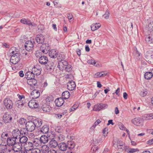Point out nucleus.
<instances>
[{
  "label": "nucleus",
  "instance_id": "1",
  "mask_svg": "<svg viewBox=\"0 0 153 153\" xmlns=\"http://www.w3.org/2000/svg\"><path fill=\"white\" fill-rule=\"evenodd\" d=\"M108 107V105L106 104L98 103L94 105L93 108V110L95 111H99L107 108Z\"/></svg>",
  "mask_w": 153,
  "mask_h": 153
},
{
  "label": "nucleus",
  "instance_id": "2",
  "mask_svg": "<svg viewBox=\"0 0 153 153\" xmlns=\"http://www.w3.org/2000/svg\"><path fill=\"white\" fill-rule=\"evenodd\" d=\"M33 120L29 121L27 122L26 123V128H27L29 131H32L35 129L36 126H35Z\"/></svg>",
  "mask_w": 153,
  "mask_h": 153
},
{
  "label": "nucleus",
  "instance_id": "3",
  "mask_svg": "<svg viewBox=\"0 0 153 153\" xmlns=\"http://www.w3.org/2000/svg\"><path fill=\"white\" fill-rule=\"evenodd\" d=\"M4 104L6 108L7 109H10L12 108L13 103L12 100L9 98L4 99L3 101Z\"/></svg>",
  "mask_w": 153,
  "mask_h": 153
},
{
  "label": "nucleus",
  "instance_id": "4",
  "mask_svg": "<svg viewBox=\"0 0 153 153\" xmlns=\"http://www.w3.org/2000/svg\"><path fill=\"white\" fill-rule=\"evenodd\" d=\"M50 47L48 43H43L40 47V50L45 54L47 53L50 49Z\"/></svg>",
  "mask_w": 153,
  "mask_h": 153
},
{
  "label": "nucleus",
  "instance_id": "5",
  "mask_svg": "<svg viewBox=\"0 0 153 153\" xmlns=\"http://www.w3.org/2000/svg\"><path fill=\"white\" fill-rule=\"evenodd\" d=\"M12 149L16 152L21 150L22 149V145L19 142H16L12 146Z\"/></svg>",
  "mask_w": 153,
  "mask_h": 153
},
{
  "label": "nucleus",
  "instance_id": "6",
  "mask_svg": "<svg viewBox=\"0 0 153 153\" xmlns=\"http://www.w3.org/2000/svg\"><path fill=\"white\" fill-rule=\"evenodd\" d=\"M17 55L14 56H11L10 58L11 62L13 64H16L20 60L21 57L20 54H17Z\"/></svg>",
  "mask_w": 153,
  "mask_h": 153
},
{
  "label": "nucleus",
  "instance_id": "7",
  "mask_svg": "<svg viewBox=\"0 0 153 153\" xmlns=\"http://www.w3.org/2000/svg\"><path fill=\"white\" fill-rule=\"evenodd\" d=\"M25 47L27 51H31L33 49V45L32 41H27L25 43Z\"/></svg>",
  "mask_w": 153,
  "mask_h": 153
},
{
  "label": "nucleus",
  "instance_id": "8",
  "mask_svg": "<svg viewBox=\"0 0 153 153\" xmlns=\"http://www.w3.org/2000/svg\"><path fill=\"white\" fill-rule=\"evenodd\" d=\"M68 64V62L64 60H62L59 62L58 68L61 71L63 70Z\"/></svg>",
  "mask_w": 153,
  "mask_h": 153
},
{
  "label": "nucleus",
  "instance_id": "9",
  "mask_svg": "<svg viewBox=\"0 0 153 153\" xmlns=\"http://www.w3.org/2000/svg\"><path fill=\"white\" fill-rule=\"evenodd\" d=\"M24 147L25 148V150L29 151L32 150L33 148V143L30 142H27L24 145Z\"/></svg>",
  "mask_w": 153,
  "mask_h": 153
},
{
  "label": "nucleus",
  "instance_id": "10",
  "mask_svg": "<svg viewBox=\"0 0 153 153\" xmlns=\"http://www.w3.org/2000/svg\"><path fill=\"white\" fill-rule=\"evenodd\" d=\"M12 134L13 137L17 140L21 135L20 131L18 128L13 130L12 132Z\"/></svg>",
  "mask_w": 153,
  "mask_h": 153
},
{
  "label": "nucleus",
  "instance_id": "11",
  "mask_svg": "<svg viewBox=\"0 0 153 153\" xmlns=\"http://www.w3.org/2000/svg\"><path fill=\"white\" fill-rule=\"evenodd\" d=\"M131 122L134 125L137 126H140L143 125V121L141 118H135L131 120Z\"/></svg>",
  "mask_w": 153,
  "mask_h": 153
},
{
  "label": "nucleus",
  "instance_id": "12",
  "mask_svg": "<svg viewBox=\"0 0 153 153\" xmlns=\"http://www.w3.org/2000/svg\"><path fill=\"white\" fill-rule=\"evenodd\" d=\"M18 140L13 137H10L7 138V143L9 146H12Z\"/></svg>",
  "mask_w": 153,
  "mask_h": 153
},
{
  "label": "nucleus",
  "instance_id": "13",
  "mask_svg": "<svg viewBox=\"0 0 153 153\" xmlns=\"http://www.w3.org/2000/svg\"><path fill=\"white\" fill-rule=\"evenodd\" d=\"M45 38L42 34H38L36 36V40L38 44H43L45 41Z\"/></svg>",
  "mask_w": 153,
  "mask_h": 153
},
{
  "label": "nucleus",
  "instance_id": "14",
  "mask_svg": "<svg viewBox=\"0 0 153 153\" xmlns=\"http://www.w3.org/2000/svg\"><path fill=\"white\" fill-rule=\"evenodd\" d=\"M28 105L29 107L32 108H36L39 106L38 103L35 100H30L28 103Z\"/></svg>",
  "mask_w": 153,
  "mask_h": 153
},
{
  "label": "nucleus",
  "instance_id": "15",
  "mask_svg": "<svg viewBox=\"0 0 153 153\" xmlns=\"http://www.w3.org/2000/svg\"><path fill=\"white\" fill-rule=\"evenodd\" d=\"M76 87L75 82L73 80L69 81L67 83V87L68 89L70 91L74 90Z\"/></svg>",
  "mask_w": 153,
  "mask_h": 153
},
{
  "label": "nucleus",
  "instance_id": "16",
  "mask_svg": "<svg viewBox=\"0 0 153 153\" xmlns=\"http://www.w3.org/2000/svg\"><path fill=\"white\" fill-rule=\"evenodd\" d=\"M48 144L50 147L52 149L55 148L58 146L59 144L53 138L51 139Z\"/></svg>",
  "mask_w": 153,
  "mask_h": 153
},
{
  "label": "nucleus",
  "instance_id": "17",
  "mask_svg": "<svg viewBox=\"0 0 153 153\" xmlns=\"http://www.w3.org/2000/svg\"><path fill=\"white\" fill-rule=\"evenodd\" d=\"M48 54L51 58H55L57 57L58 52L54 49H52L49 51Z\"/></svg>",
  "mask_w": 153,
  "mask_h": 153
},
{
  "label": "nucleus",
  "instance_id": "18",
  "mask_svg": "<svg viewBox=\"0 0 153 153\" xmlns=\"http://www.w3.org/2000/svg\"><path fill=\"white\" fill-rule=\"evenodd\" d=\"M40 95V92L36 89L33 90L30 94V97L33 99L38 98Z\"/></svg>",
  "mask_w": 153,
  "mask_h": 153
},
{
  "label": "nucleus",
  "instance_id": "19",
  "mask_svg": "<svg viewBox=\"0 0 153 153\" xmlns=\"http://www.w3.org/2000/svg\"><path fill=\"white\" fill-rule=\"evenodd\" d=\"M48 61L47 57L45 56H42L39 57V63L43 65L46 64L47 63Z\"/></svg>",
  "mask_w": 153,
  "mask_h": 153
},
{
  "label": "nucleus",
  "instance_id": "20",
  "mask_svg": "<svg viewBox=\"0 0 153 153\" xmlns=\"http://www.w3.org/2000/svg\"><path fill=\"white\" fill-rule=\"evenodd\" d=\"M58 147L60 150L64 151L66 150L68 148V146L65 143L61 142L58 144Z\"/></svg>",
  "mask_w": 153,
  "mask_h": 153
},
{
  "label": "nucleus",
  "instance_id": "21",
  "mask_svg": "<svg viewBox=\"0 0 153 153\" xmlns=\"http://www.w3.org/2000/svg\"><path fill=\"white\" fill-rule=\"evenodd\" d=\"M20 22L22 23L25 24H27L29 26H36V25L34 23H32L30 20L25 19H22L21 20Z\"/></svg>",
  "mask_w": 153,
  "mask_h": 153
},
{
  "label": "nucleus",
  "instance_id": "22",
  "mask_svg": "<svg viewBox=\"0 0 153 153\" xmlns=\"http://www.w3.org/2000/svg\"><path fill=\"white\" fill-rule=\"evenodd\" d=\"M3 119L5 123H8L12 120V117L10 115L5 114L3 116Z\"/></svg>",
  "mask_w": 153,
  "mask_h": 153
},
{
  "label": "nucleus",
  "instance_id": "23",
  "mask_svg": "<svg viewBox=\"0 0 153 153\" xmlns=\"http://www.w3.org/2000/svg\"><path fill=\"white\" fill-rule=\"evenodd\" d=\"M36 127H39L41 126L42 123V120L39 118H37L33 120Z\"/></svg>",
  "mask_w": 153,
  "mask_h": 153
},
{
  "label": "nucleus",
  "instance_id": "24",
  "mask_svg": "<svg viewBox=\"0 0 153 153\" xmlns=\"http://www.w3.org/2000/svg\"><path fill=\"white\" fill-rule=\"evenodd\" d=\"M55 103L56 106L58 107H60L63 104L64 100L62 98H59L55 100Z\"/></svg>",
  "mask_w": 153,
  "mask_h": 153
},
{
  "label": "nucleus",
  "instance_id": "25",
  "mask_svg": "<svg viewBox=\"0 0 153 153\" xmlns=\"http://www.w3.org/2000/svg\"><path fill=\"white\" fill-rule=\"evenodd\" d=\"M34 74H33V72L32 71H28L25 74V77L27 80H30L31 79H35Z\"/></svg>",
  "mask_w": 153,
  "mask_h": 153
},
{
  "label": "nucleus",
  "instance_id": "26",
  "mask_svg": "<svg viewBox=\"0 0 153 153\" xmlns=\"http://www.w3.org/2000/svg\"><path fill=\"white\" fill-rule=\"evenodd\" d=\"M145 40L148 44H153V33L147 36L145 38Z\"/></svg>",
  "mask_w": 153,
  "mask_h": 153
},
{
  "label": "nucleus",
  "instance_id": "27",
  "mask_svg": "<svg viewBox=\"0 0 153 153\" xmlns=\"http://www.w3.org/2000/svg\"><path fill=\"white\" fill-rule=\"evenodd\" d=\"M49 127L48 125H44L40 129V131L41 133L44 134L47 133L49 131Z\"/></svg>",
  "mask_w": 153,
  "mask_h": 153
},
{
  "label": "nucleus",
  "instance_id": "28",
  "mask_svg": "<svg viewBox=\"0 0 153 153\" xmlns=\"http://www.w3.org/2000/svg\"><path fill=\"white\" fill-rule=\"evenodd\" d=\"M32 141L33 145H34L36 147H38L41 145L42 143L41 142L40 139L35 138L33 139Z\"/></svg>",
  "mask_w": 153,
  "mask_h": 153
},
{
  "label": "nucleus",
  "instance_id": "29",
  "mask_svg": "<svg viewBox=\"0 0 153 153\" xmlns=\"http://www.w3.org/2000/svg\"><path fill=\"white\" fill-rule=\"evenodd\" d=\"M17 50L15 47H12L10 49L9 52L11 57L17 55V54H20L18 53L17 51H16Z\"/></svg>",
  "mask_w": 153,
  "mask_h": 153
},
{
  "label": "nucleus",
  "instance_id": "30",
  "mask_svg": "<svg viewBox=\"0 0 153 153\" xmlns=\"http://www.w3.org/2000/svg\"><path fill=\"white\" fill-rule=\"evenodd\" d=\"M22 136H21V135L20 137H19V142L20 143L22 144H25L27 142L28 140V138L26 136H24L22 135Z\"/></svg>",
  "mask_w": 153,
  "mask_h": 153
},
{
  "label": "nucleus",
  "instance_id": "31",
  "mask_svg": "<svg viewBox=\"0 0 153 153\" xmlns=\"http://www.w3.org/2000/svg\"><path fill=\"white\" fill-rule=\"evenodd\" d=\"M27 83L30 86L33 87L36 84L37 81L35 79H31L27 80Z\"/></svg>",
  "mask_w": 153,
  "mask_h": 153
},
{
  "label": "nucleus",
  "instance_id": "32",
  "mask_svg": "<svg viewBox=\"0 0 153 153\" xmlns=\"http://www.w3.org/2000/svg\"><path fill=\"white\" fill-rule=\"evenodd\" d=\"M32 72H33L34 75L37 76L41 74V70L39 68L34 67L32 69Z\"/></svg>",
  "mask_w": 153,
  "mask_h": 153
},
{
  "label": "nucleus",
  "instance_id": "33",
  "mask_svg": "<svg viewBox=\"0 0 153 153\" xmlns=\"http://www.w3.org/2000/svg\"><path fill=\"white\" fill-rule=\"evenodd\" d=\"M49 147L46 145H43L41 147V150L43 153H48L49 150Z\"/></svg>",
  "mask_w": 153,
  "mask_h": 153
},
{
  "label": "nucleus",
  "instance_id": "34",
  "mask_svg": "<svg viewBox=\"0 0 153 153\" xmlns=\"http://www.w3.org/2000/svg\"><path fill=\"white\" fill-rule=\"evenodd\" d=\"M40 139L41 143L44 144L47 143L48 141V137L45 135H42Z\"/></svg>",
  "mask_w": 153,
  "mask_h": 153
},
{
  "label": "nucleus",
  "instance_id": "35",
  "mask_svg": "<svg viewBox=\"0 0 153 153\" xmlns=\"http://www.w3.org/2000/svg\"><path fill=\"white\" fill-rule=\"evenodd\" d=\"M101 24L99 23L93 24L91 26V29L93 31H94L99 29L101 26Z\"/></svg>",
  "mask_w": 153,
  "mask_h": 153
},
{
  "label": "nucleus",
  "instance_id": "36",
  "mask_svg": "<svg viewBox=\"0 0 153 153\" xmlns=\"http://www.w3.org/2000/svg\"><path fill=\"white\" fill-rule=\"evenodd\" d=\"M28 129L26 128H21L20 130V132L21 135L27 136L29 131Z\"/></svg>",
  "mask_w": 153,
  "mask_h": 153
},
{
  "label": "nucleus",
  "instance_id": "37",
  "mask_svg": "<svg viewBox=\"0 0 153 153\" xmlns=\"http://www.w3.org/2000/svg\"><path fill=\"white\" fill-rule=\"evenodd\" d=\"M70 96V93L68 91H65L63 92L62 94V98L65 99H68Z\"/></svg>",
  "mask_w": 153,
  "mask_h": 153
},
{
  "label": "nucleus",
  "instance_id": "38",
  "mask_svg": "<svg viewBox=\"0 0 153 153\" xmlns=\"http://www.w3.org/2000/svg\"><path fill=\"white\" fill-rule=\"evenodd\" d=\"M46 69L50 73H51L54 70V67L51 64L46 65Z\"/></svg>",
  "mask_w": 153,
  "mask_h": 153
},
{
  "label": "nucleus",
  "instance_id": "39",
  "mask_svg": "<svg viewBox=\"0 0 153 153\" xmlns=\"http://www.w3.org/2000/svg\"><path fill=\"white\" fill-rule=\"evenodd\" d=\"M16 105L19 108L21 109L24 105V103L21 100H18L16 102Z\"/></svg>",
  "mask_w": 153,
  "mask_h": 153
},
{
  "label": "nucleus",
  "instance_id": "40",
  "mask_svg": "<svg viewBox=\"0 0 153 153\" xmlns=\"http://www.w3.org/2000/svg\"><path fill=\"white\" fill-rule=\"evenodd\" d=\"M153 76L151 72H146L144 74V77L147 79H151Z\"/></svg>",
  "mask_w": 153,
  "mask_h": 153
},
{
  "label": "nucleus",
  "instance_id": "41",
  "mask_svg": "<svg viewBox=\"0 0 153 153\" xmlns=\"http://www.w3.org/2000/svg\"><path fill=\"white\" fill-rule=\"evenodd\" d=\"M41 108L44 111L46 112H49L50 110V106L45 104L41 107Z\"/></svg>",
  "mask_w": 153,
  "mask_h": 153
},
{
  "label": "nucleus",
  "instance_id": "42",
  "mask_svg": "<svg viewBox=\"0 0 153 153\" xmlns=\"http://www.w3.org/2000/svg\"><path fill=\"white\" fill-rule=\"evenodd\" d=\"M67 146H68V148L69 149H71L74 148L75 144L73 141H71L68 142Z\"/></svg>",
  "mask_w": 153,
  "mask_h": 153
},
{
  "label": "nucleus",
  "instance_id": "43",
  "mask_svg": "<svg viewBox=\"0 0 153 153\" xmlns=\"http://www.w3.org/2000/svg\"><path fill=\"white\" fill-rule=\"evenodd\" d=\"M26 120L23 118H20L18 121L19 124L21 125H24L25 124H26Z\"/></svg>",
  "mask_w": 153,
  "mask_h": 153
},
{
  "label": "nucleus",
  "instance_id": "44",
  "mask_svg": "<svg viewBox=\"0 0 153 153\" xmlns=\"http://www.w3.org/2000/svg\"><path fill=\"white\" fill-rule=\"evenodd\" d=\"M148 29L150 32H153V21L151 22L148 25Z\"/></svg>",
  "mask_w": 153,
  "mask_h": 153
},
{
  "label": "nucleus",
  "instance_id": "45",
  "mask_svg": "<svg viewBox=\"0 0 153 153\" xmlns=\"http://www.w3.org/2000/svg\"><path fill=\"white\" fill-rule=\"evenodd\" d=\"M88 63L90 64L93 65H95L96 66H97V65H96V62L95 61L94 59H90L88 60L87 61Z\"/></svg>",
  "mask_w": 153,
  "mask_h": 153
},
{
  "label": "nucleus",
  "instance_id": "46",
  "mask_svg": "<svg viewBox=\"0 0 153 153\" xmlns=\"http://www.w3.org/2000/svg\"><path fill=\"white\" fill-rule=\"evenodd\" d=\"M72 69L71 66L69 64H68V63L66 66V67L65 68L64 70H65L66 71L68 72H69L71 71Z\"/></svg>",
  "mask_w": 153,
  "mask_h": 153
},
{
  "label": "nucleus",
  "instance_id": "47",
  "mask_svg": "<svg viewBox=\"0 0 153 153\" xmlns=\"http://www.w3.org/2000/svg\"><path fill=\"white\" fill-rule=\"evenodd\" d=\"M138 151H139V150L137 149L130 148L127 152L128 153H134Z\"/></svg>",
  "mask_w": 153,
  "mask_h": 153
},
{
  "label": "nucleus",
  "instance_id": "48",
  "mask_svg": "<svg viewBox=\"0 0 153 153\" xmlns=\"http://www.w3.org/2000/svg\"><path fill=\"white\" fill-rule=\"evenodd\" d=\"M108 128H105L104 129H103L102 131L105 137L107 136V134H108Z\"/></svg>",
  "mask_w": 153,
  "mask_h": 153
},
{
  "label": "nucleus",
  "instance_id": "49",
  "mask_svg": "<svg viewBox=\"0 0 153 153\" xmlns=\"http://www.w3.org/2000/svg\"><path fill=\"white\" fill-rule=\"evenodd\" d=\"M133 54L134 56L136 57H138L140 56V53L137 50L134 51L133 52Z\"/></svg>",
  "mask_w": 153,
  "mask_h": 153
},
{
  "label": "nucleus",
  "instance_id": "50",
  "mask_svg": "<svg viewBox=\"0 0 153 153\" xmlns=\"http://www.w3.org/2000/svg\"><path fill=\"white\" fill-rule=\"evenodd\" d=\"M103 16L105 19H108L109 16V11L107 10Z\"/></svg>",
  "mask_w": 153,
  "mask_h": 153
},
{
  "label": "nucleus",
  "instance_id": "51",
  "mask_svg": "<svg viewBox=\"0 0 153 153\" xmlns=\"http://www.w3.org/2000/svg\"><path fill=\"white\" fill-rule=\"evenodd\" d=\"M31 153H41V152L38 149H34L32 150Z\"/></svg>",
  "mask_w": 153,
  "mask_h": 153
},
{
  "label": "nucleus",
  "instance_id": "52",
  "mask_svg": "<svg viewBox=\"0 0 153 153\" xmlns=\"http://www.w3.org/2000/svg\"><path fill=\"white\" fill-rule=\"evenodd\" d=\"M98 147L95 146H92L91 149V151L94 152H96L98 150Z\"/></svg>",
  "mask_w": 153,
  "mask_h": 153
},
{
  "label": "nucleus",
  "instance_id": "53",
  "mask_svg": "<svg viewBox=\"0 0 153 153\" xmlns=\"http://www.w3.org/2000/svg\"><path fill=\"white\" fill-rule=\"evenodd\" d=\"M101 122V121L99 119L97 120L94 123L93 126L92 127H93L94 128H95L96 126H97L99 123Z\"/></svg>",
  "mask_w": 153,
  "mask_h": 153
},
{
  "label": "nucleus",
  "instance_id": "54",
  "mask_svg": "<svg viewBox=\"0 0 153 153\" xmlns=\"http://www.w3.org/2000/svg\"><path fill=\"white\" fill-rule=\"evenodd\" d=\"M117 146L119 149H121L122 151L125 149V146L123 145L119 144L117 145Z\"/></svg>",
  "mask_w": 153,
  "mask_h": 153
},
{
  "label": "nucleus",
  "instance_id": "55",
  "mask_svg": "<svg viewBox=\"0 0 153 153\" xmlns=\"http://www.w3.org/2000/svg\"><path fill=\"white\" fill-rule=\"evenodd\" d=\"M147 93V92L146 91H143L141 92L140 93V95L142 97H143L146 95Z\"/></svg>",
  "mask_w": 153,
  "mask_h": 153
},
{
  "label": "nucleus",
  "instance_id": "56",
  "mask_svg": "<svg viewBox=\"0 0 153 153\" xmlns=\"http://www.w3.org/2000/svg\"><path fill=\"white\" fill-rule=\"evenodd\" d=\"M38 30H40L41 31L43 30L44 29V27L42 25H40L38 26Z\"/></svg>",
  "mask_w": 153,
  "mask_h": 153
},
{
  "label": "nucleus",
  "instance_id": "57",
  "mask_svg": "<svg viewBox=\"0 0 153 153\" xmlns=\"http://www.w3.org/2000/svg\"><path fill=\"white\" fill-rule=\"evenodd\" d=\"M68 18L69 20H71L73 19V16L71 13H68L67 14Z\"/></svg>",
  "mask_w": 153,
  "mask_h": 153
},
{
  "label": "nucleus",
  "instance_id": "58",
  "mask_svg": "<svg viewBox=\"0 0 153 153\" xmlns=\"http://www.w3.org/2000/svg\"><path fill=\"white\" fill-rule=\"evenodd\" d=\"M119 127L122 130H125L126 129V128L122 123H120L119 124Z\"/></svg>",
  "mask_w": 153,
  "mask_h": 153
},
{
  "label": "nucleus",
  "instance_id": "59",
  "mask_svg": "<svg viewBox=\"0 0 153 153\" xmlns=\"http://www.w3.org/2000/svg\"><path fill=\"white\" fill-rule=\"evenodd\" d=\"M102 73H103V71H102L101 72H98L97 73H96L95 74V77H101V74Z\"/></svg>",
  "mask_w": 153,
  "mask_h": 153
},
{
  "label": "nucleus",
  "instance_id": "60",
  "mask_svg": "<svg viewBox=\"0 0 153 153\" xmlns=\"http://www.w3.org/2000/svg\"><path fill=\"white\" fill-rule=\"evenodd\" d=\"M144 117L146 120H150V118L149 117V114H147L145 115L144 116Z\"/></svg>",
  "mask_w": 153,
  "mask_h": 153
},
{
  "label": "nucleus",
  "instance_id": "61",
  "mask_svg": "<svg viewBox=\"0 0 153 153\" xmlns=\"http://www.w3.org/2000/svg\"><path fill=\"white\" fill-rule=\"evenodd\" d=\"M147 143L149 145L153 144V138L148 140L147 142Z\"/></svg>",
  "mask_w": 153,
  "mask_h": 153
},
{
  "label": "nucleus",
  "instance_id": "62",
  "mask_svg": "<svg viewBox=\"0 0 153 153\" xmlns=\"http://www.w3.org/2000/svg\"><path fill=\"white\" fill-rule=\"evenodd\" d=\"M18 96L19 98L21 100L23 98H25V97L23 95H20L19 94H18Z\"/></svg>",
  "mask_w": 153,
  "mask_h": 153
},
{
  "label": "nucleus",
  "instance_id": "63",
  "mask_svg": "<svg viewBox=\"0 0 153 153\" xmlns=\"http://www.w3.org/2000/svg\"><path fill=\"white\" fill-rule=\"evenodd\" d=\"M48 153H57V152L53 149H51L49 150Z\"/></svg>",
  "mask_w": 153,
  "mask_h": 153
},
{
  "label": "nucleus",
  "instance_id": "64",
  "mask_svg": "<svg viewBox=\"0 0 153 153\" xmlns=\"http://www.w3.org/2000/svg\"><path fill=\"white\" fill-rule=\"evenodd\" d=\"M19 75L20 77H23L24 76V74L23 73V71H19Z\"/></svg>",
  "mask_w": 153,
  "mask_h": 153
}]
</instances>
